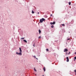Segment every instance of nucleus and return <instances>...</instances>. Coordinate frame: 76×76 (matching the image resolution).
<instances>
[{
  "mask_svg": "<svg viewBox=\"0 0 76 76\" xmlns=\"http://www.w3.org/2000/svg\"><path fill=\"white\" fill-rule=\"evenodd\" d=\"M19 50L20 52H22V49H21V48H19Z\"/></svg>",
  "mask_w": 76,
  "mask_h": 76,
  "instance_id": "6",
  "label": "nucleus"
},
{
  "mask_svg": "<svg viewBox=\"0 0 76 76\" xmlns=\"http://www.w3.org/2000/svg\"><path fill=\"white\" fill-rule=\"evenodd\" d=\"M34 70L35 72H37V70H36V69H35V68H34Z\"/></svg>",
  "mask_w": 76,
  "mask_h": 76,
  "instance_id": "11",
  "label": "nucleus"
},
{
  "mask_svg": "<svg viewBox=\"0 0 76 76\" xmlns=\"http://www.w3.org/2000/svg\"><path fill=\"white\" fill-rule=\"evenodd\" d=\"M66 61L67 62H69V58L68 57H66Z\"/></svg>",
  "mask_w": 76,
  "mask_h": 76,
  "instance_id": "4",
  "label": "nucleus"
},
{
  "mask_svg": "<svg viewBox=\"0 0 76 76\" xmlns=\"http://www.w3.org/2000/svg\"><path fill=\"white\" fill-rule=\"evenodd\" d=\"M74 61H75V59H74Z\"/></svg>",
  "mask_w": 76,
  "mask_h": 76,
  "instance_id": "29",
  "label": "nucleus"
},
{
  "mask_svg": "<svg viewBox=\"0 0 76 76\" xmlns=\"http://www.w3.org/2000/svg\"><path fill=\"white\" fill-rule=\"evenodd\" d=\"M35 75H36V76H37V74H35Z\"/></svg>",
  "mask_w": 76,
  "mask_h": 76,
  "instance_id": "28",
  "label": "nucleus"
},
{
  "mask_svg": "<svg viewBox=\"0 0 76 76\" xmlns=\"http://www.w3.org/2000/svg\"><path fill=\"white\" fill-rule=\"evenodd\" d=\"M33 47H35V44H34L33 45Z\"/></svg>",
  "mask_w": 76,
  "mask_h": 76,
  "instance_id": "23",
  "label": "nucleus"
},
{
  "mask_svg": "<svg viewBox=\"0 0 76 76\" xmlns=\"http://www.w3.org/2000/svg\"><path fill=\"white\" fill-rule=\"evenodd\" d=\"M37 14H38V15L39 14V12H38Z\"/></svg>",
  "mask_w": 76,
  "mask_h": 76,
  "instance_id": "25",
  "label": "nucleus"
},
{
  "mask_svg": "<svg viewBox=\"0 0 76 76\" xmlns=\"http://www.w3.org/2000/svg\"><path fill=\"white\" fill-rule=\"evenodd\" d=\"M51 27L52 28H54V26L52 25V26H51Z\"/></svg>",
  "mask_w": 76,
  "mask_h": 76,
  "instance_id": "13",
  "label": "nucleus"
},
{
  "mask_svg": "<svg viewBox=\"0 0 76 76\" xmlns=\"http://www.w3.org/2000/svg\"><path fill=\"white\" fill-rule=\"evenodd\" d=\"M43 70H44V72H45V67H44Z\"/></svg>",
  "mask_w": 76,
  "mask_h": 76,
  "instance_id": "9",
  "label": "nucleus"
},
{
  "mask_svg": "<svg viewBox=\"0 0 76 76\" xmlns=\"http://www.w3.org/2000/svg\"><path fill=\"white\" fill-rule=\"evenodd\" d=\"M45 19L44 18H42L39 21L41 23H42V22H43V21H45Z\"/></svg>",
  "mask_w": 76,
  "mask_h": 76,
  "instance_id": "1",
  "label": "nucleus"
},
{
  "mask_svg": "<svg viewBox=\"0 0 76 76\" xmlns=\"http://www.w3.org/2000/svg\"><path fill=\"white\" fill-rule=\"evenodd\" d=\"M53 16V15L52 14H50V16Z\"/></svg>",
  "mask_w": 76,
  "mask_h": 76,
  "instance_id": "22",
  "label": "nucleus"
},
{
  "mask_svg": "<svg viewBox=\"0 0 76 76\" xmlns=\"http://www.w3.org/2000/svg\"><path fill=\"white\" fill-rule=\"evenodd\" d=\"M36 59H37V60H38V58H36Z\"/></svg>",
  "mask_w": 76,
  "mask_h": 76,
  "instance_id": "27",
  "label": "nucleus"
},
{
  "mask_svg": "<svg viewBox=\"0 0 76 76\" xmlns=\"http://www.w3.org/2000/svg\"><path fill=\"white\" fill-rule=\"evenodd\" d=\"M68 40H69V41H70V39H67V41H68Z\"/></svg>",
  "mask_w": 76,
  "mask_h": 76,
  "instance_id": "18",
  "label": "nucleus"
},
{
  "mask_svg": "<svg viewBox=\"0 0 76 76\" xmlns=\"http://www.w3.org/2000/svg\"><path fill=\"white\" fill-rule=\"evenodd\" d=\"M34 57L35 58H36V56H34Z\"/></svg>",
  "mask_w": 76,
  "mask_h": 76,
  "instance_id": "19",
  "label": "nucleus"
},
{
  "mask_svg": "<svg viewBox=\"0 0 76 76\" xmlns=\"http://www.w3.org/2000/svg\"><path fill=\"white\" fill-rule=\"evenodd\" d=\"M70 52H69V53H68V54L69 55L70 54Z\"/></svg>",
  "mask_w": 76,
  "mask_h": 76,
  "instance_id": "24",
  "label": "nucleus"
},
{
  "mask_svg": "<svg viewBox=\"0 0 76 76\" xmlns=\"http://www.w3.org/2000/svg\"><path fill=\"white\" fill-rule=\"evenodd\" d=\"M34 13H35V12H34V11H33V10H32V13H33V14H34Z\"/></svg>",
  "mask_w": 76,
  "mask_h": 76,
  "instance_id": "10",
  "label": "nucleus"
},
{
  "mask_svg": "<svg viewBox=\"0 0 76 76\" xmlns=\"http://www.w3.org/2000/svg\"><path fill=\"white\" fill-rule=\"evenodd\" d=\"M23 41L25 42H26V43H27V41L26 40H23Z\"/></svg>",
  "mask_w": 76,
  "mask_h": 76,
  "instance_id": "7",
  "label": "nucleus"
},
{
  "mask_svg": "<svg viewBox=\"0 0 76 76\" xmlns=\"http://www.w3.org/2000/svg\"><path fill=\"white\" fill-rule=\"evenodd\" d=\"M69 33H70V32H69Z\"/></svg>",
  "mask_w": 76,
  "mask_h": 76,
  "instance_id": "30",
  "label": "nucleus"
},
{
  "mask_svg": "<svg viewBox=\"0 0 76 76\" xmlns=\"http://www.w3.org/2000/svg\"><path fill=\"white\" fill-rule=\"evenodd\" d=\"M61 25H62V26H64V24H62Z\"/></svg>",
  "mask_w": 76,
  "mask_h": 76,
  "instance_id": "20",
  "label": "nucleus"
},
{
  "mask_svg": "<svg viewBox=\"0 0 76 76\" xmlns=\"http://www.w3.org/2000/svg\"><path fill=\"white\" fill-rule=\"evenodd\" d=\"M68 51V50L67 49H65L64 51V52H67Z\"/></svg>",
  "mask_w": 76,
  "mask_h": 76,
  "instance_id": "5",
  "label": "nucleus"
},
{
  "mask_svg": "<svg viewBox=\"0 0 76 76\" xmlns=\"http://www.w3.org/2000/svg\"><path fill=\"white\" fill-rule=\"evenodd\" d=\"M39 34H41V31L40 30H39Z\"/></svg>",
  "mask_w": 76,
  "mask_h": 76,
  "instance_id": "8",
  "label": "nucleus"
},
{
  "mask_svg": "<svg viewBox=\"0 0 76 76\" xmlns=\"http://www.w3.org/2000/svg\"><path fill=\"white\" fill-rule=\"evenodd\" d=\"M21 39H24V38L22 37L21 38Z\"/></svg>",
  "mask_w": 76,
  "mask_h": 76,
  "instance_id": "15",
  "label": "nucleus"
},
{
  "mask_svg": "<svg viewBox=\"0 0 76 76\" xmlns=\"http://www.w3.org/2000/svg\"><path fill=\"white\" fill-rule=\"evenodd\" d=\"M41 36H39V39H41Z\"/></svg>",
  "mask_w": 76,
  "mask_h": 76,
  "instance_id": "14",
  "label": "nucleus"
},
{
  "mask_svg": "<svg viewBox=\"0 0 76 76\" xmlns=\"http://www.w3.org/2000/svg\"><path fill=\"white\" fill-rule=\"evenodd\" d=\"M46 50L47 51H48V49H46Z\"/></svg>",
  "mask_w": 76,
  "mask_h": 76,
  "instance_id": "16",
  "label": "nucleus"
},
{
  "mask_svg": "<svg viewBox=\"0 0 76 76\" xmlns=\"http://www.w3.org/2000/svg\"><path fill=\"white\" fill-rule=\"evenodd\" d=\"M74 58H75V59H76V56Z\"/></svg>",
  "mask_w": 76,
  "mask_h": 76,
  "instance_id": "21",
  "label": "nucleus"
},
{
  "mask_svg": "<svg viewBox=\"0 0 76 76\" xmlns=\"http://www.w3.org/2000/svg\"><path fill=\"white\" fill-rule=\"evenodd\" d=\"M69 5H70V4H71V2H70L69 3Z\"/></svg>",
  "mask_w": 76,
  "mask_h": 76,
  "instance_id": "12",
  "label": "nucleus"
},
{
  "mask_svg": "<svg viewBox=\"0 0 76 76\" xmlns=\"http://www.w3.org/2000/svg\"><path fill=\"white\" fill-rule=\"evenodd\" d=\"M56 23V22H51L50 23V25H54Z\"/></svg>",
  "mask_w": 76,
  "mask_h": 76,
  "instance_id": "3",
  "label": "nucleus"
},
{
  "mask_svg": "<svg viewBox=\"0 0 76 76\" xmlns=\"http://www.w3.org/2000/svg\"><path fill=\"white\" fill-rule=\"evenodd\" d=\"M74 72H76L75 75H76V70H74Z\"/></svg>",
  "mask_w": 76,
  "mask_h": 76,
  "instance_id": "17",
  "label": "nucleus"
},
{
  "mask_svg": "<svg viewBox=\"0 0 76 76\" xmlns=\"http://www.w3.org/2000/svg\"><path fill=\"white\" fill-rule=\"evenodd\" d=\"M16 54L17 55H19V56H22V52H20L19 53H18V52H17L16 53Z\"/></svg>",
  "mask_w": 76,
  "mask_h": 76,
  "instance_id": "2",
  "label": "nucleus"
},
{
  "mask_svg": "<svg viewBox=\"0 0 76 76\" xmlns=\"http://www.w3.org/2000/svg\"><path fill=\"white\" fill-rule=\"evenodd\" d=\"M75 54H76V52H75Z\"/></svg>",
  "mask_w": 76,
  "mask_h": 76,
  "instance_id": "26",
  "label": "nucleus"
}]
</instances>
